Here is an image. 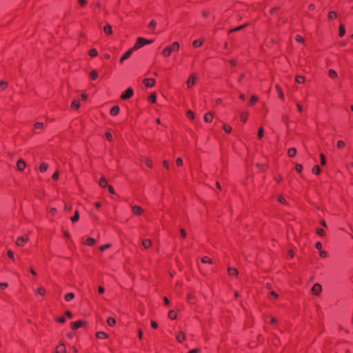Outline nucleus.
I'll use <instances>...</instances> for the list:
<instances>
[{
	"label": "nucleus",
	"mask_w": 353,
	"mask_h": 353,
	"mask_svg": "<svg viewBox=\"0 0 353 353\" xmlns=\"http://www.w3.org/2000/svg\"><path fill=\"white\" fill-rule=\"evenodd\" d=\"M213 115L210 113H206L204 116V120L207 123H211L212 121Z\"/></svg>",
	"instance_id": "a211bd4d"
},
{
	"label": "nucleus",
	"mask_w": 353,
	"mask_h": 353,
	"mask_svg": "<svg viewBox=\"0 0 353 353\" xmlns=\"http://www.w3.org/2000/svg\"><path fill=\"white\" fill-rule=\"evenodd\" d=\"M168 316L171 319H175L177 317V313L175 310H170L168 313Z\"/></svg>",
	"instance_id": "cd10ccee"
},
{
	"label": "nucleus",
	"mask_w": 353,
	"mask_h": 353,
	"mask_svg": "<svg viewBox=\"0 0 353 353\" xmlns=\"http://www.w3.org/2000/svg\"><path fill=\"white\" fill-rule=\"evenodd\" d=\"M8 83L6 81H1L0 83V92L5 90L7 88Z\"/></svg>",
	"instance_id": "a19ab883"
},
{
	"label": "nucleus",
	"mask_w": 353,
	"mask_h": 353,
	"mask_svg": "<svg viewBox=\"0 0 353 353\" xmlns=\"http://www.w3.org/2000/svg\"><path fill=\"white\" fill-rule=\"evenodd\" d=\"M136 50L134 49V47L128 50L120 59L119 62L122 63L125 60L128 59L131 55L132 54L133 52Z\"/></svg>",
	"instance_id": "7ed1b4c3"
},
{
	"label": "nucleus",
	"mask_w": 353,
	"mask_h": 353,
	"mask_svg": "<svg viewBox=\"0 0 353 353\" xmlns=\"http://www.w3.org/2000/svg\"><path fill=\"white\" fill-rule=\"evenodd\" d=\"M187 117L190 119H194V113L193 112L189 110L188 112H187Z\"/></svg>",
	"instance_id": "052dcab7"
},
{
	"label": "nucleus",
	"mask_w": 353,
	"mask_h": 353,
	"mask_svg": "<svg viewBox=\"0 0 353 353\" xmlns=\"http://www.w3.org/2000/svg\"><path fill=\"white\" fill-rule=\"evenodd\" d=\"M79 219V213L78 210H76L74 214L71 217L72 222H77Z\"/></svg>",
	"instance_id": "7c9ffc66"
},
{
	"label": "nucleus",
	"mask_w": 353,
	"mask_h": 353,
	"mask_svg": "<svg viewBox=\"0 0 353 353\" xmlns=\"http://www.w3.org/2000/svg\"><path fill=\"white\" fill-rule=\"evenodd\" d=\"M142 245L144 248L147 249L151 246V241L148 239H145L142 241Z\"/></svg>",
	"instance_id": "aec40b11"
},
{
	"label": "nucleus",
	"mask_w": 353,
	"mask_h": 353,
	"mask_svg": "<svg viewBox=\"0 0 353 353\" xmlns=\"http://www.w3.org/2000/svg\"><path fill=\"white\" fill-rule=\"evenodd\" d=\"M66 352V348L65 345L59 344L56 347V353H65Z\"/></svg>",
	"instance_id": "9b49d317"
},
{
	"label": "nucleus",
	"mask_w": 353,
	"mask_h": 353,
	"mask_svg": "<svg viewBox=\"0 0 353 353\" xmlns=\"http://www.w3.org/2000/svg\"><path fill=\"white\" fill-rule=\"evenodd\" d=\"M105 135V138L109 141H113V137H112V133L110 132H106Z\"/></svg>",
	"instance_id": "c03bdc74"
},
{
	"label": "nucleus",
	"mask_w": 353,
	"mask_h": 353,
	"mask_svg": "<svg viewBox=\"0 0 353 353\" xmlns=\"http://www.w3.org/2000/svg\"><path fill=\"white\" fill-rule=\"evenodd\" d=\"M315 248L319 250H321V248H322V244L321 242H317L315 245Z\"/></svg>",
	"instance_id": "338daca9"
},
{
	"label": "nucleus",
	"mask_w": 353,
	"mask_h": 353,
	"mask_svg": "<svg viewBox=\"0 0 353 353\" xmlns=\"http://www.w3.org/2000/svg\"><path fill=\"white\" fill-rule=\"evenodd\" d=\"M296 81L298 83H303L305 81V77L301 75H298L296 77Z\"/></svg>",
	"instance_id": "c9c22d12"
},
{
	"label": "nucleus",
	"mask_w": 353,
	"mask_h": 353,
	"mask_svg": "<svg viewBox=\"0 0 353 353\" xmlns=\"http://www.w3.org/2000/svg\"><path fill=\"white\" fill-rule=\"evenodd\" d=\"M148 100L149 101H150L151 103H154L156 102L157 101V94L155 93H153L149 97H148Z\"/></svg>",
	"instance_id": "58836bf2"
},
{
	"label": "nucleus",
	"mask_w": 353,
	"mask_h": 353,
	"mask_svg": "<svg viewBox=\"0 0 353 353\" xmlns=\"http://www.w3.org/2000/svg\"><path fill=\"white\" fill-rule=\"evenodd\" d=\"M48 168V165L46 163H41L40 166H39V170L41 172H45L47 171Z\"/></svg>",
	"instance_id": "4be33fe9"
},
{
	"label": "nucleus",
	"mask_w": 353,
	"mask_h": 353,
	"mask_svg": "<svg viewBox=\"0 0 353 353\" xmlns=\"http://www.w3.org/2000/svg\"><path fill=\"white\" fill-rule=\"evenodd\" d=\"M145 165H146L148 168H151L152 167V160H150V159H146V161H145Z\"/></svg>",
	"instance_id": "13d9d810"
},
{
	"label": "nucleus",
	"mask_w": 353,
	"mask_h": 353,
	"mask_svg": "<svg viewBox=\"0 0 353 353\" xmlns=\"http://www.w3.org/2000/svg\"><path fill=\"white\" fill-rule=\"evenodd\" d=\"M296 154V149L295 148H290L288 150V154L290 157H293Z\"/></svg>",
	"instance_id": "412c9836"
},
{
	"label": "nucleus",
	"mask_w": 353,
	"mask_h": 353,
	"mask_svg": "<svg viewBox=\"0 0 353 353\" xmlns=\"http://www.w3.org/2000/svg\"><path fill=\"white\" fill-rule=\"evenodd\" d=\"M59 172H55L52 175V179L54 181H57L59 179Z\"/></svg>",
	"instance_id": "bf43d9fd"
},
{
	"label": "nucleus",
	"mask_w": 353,
	"mask_h": 353,
	"mask_svg": "<svg viewBox=\"0 0 353 353\" xmlns=\"http://www.w3.org/2000/svg\"><path fill=\"white\" fill-rule=\"evenodd\" d=\"M248 112H243L241 113V121L243 122V123H245L248 120Z\"/></svg>",
	"instance_id": "72a5a7b5"
},
{
	"label": "nucleus",
	"mask_w": 353,
	"mask_h": 353,
	"mask_svg": "<svg viewBox=\"0 0 353 353\" xmlns=\"http://www.w3.org/2000/svg\"><path fill=\"white\" fill-rule=\"evenodd\" d=\"M176 340L179 342V343H182L185 341V335L183 332H179L177 334H176Z\"/></svg>",
	"instance_id": "ddd939ff"
},
{
	"label": "nucleus",
	"mask_w": 353,
	"mask_h": 353,
	"mask_svg": "<svg viewBox=\"0 0 353 353\" xmlns=\"http://www.w3.org/2000/svg\"><path fill=\"white\" fill-rule=\"evenodd\" d=\"M98 54V52L95 48H92L89 51V55L92 57H95Z\"/></svg>",
	"instance_id": "e433bc0d"
},
{
	"label": "nucleus",
	"mask_w": 353,
	"mask_h": 353,
	"mask_svg": "<svg viewBox=\"0 0 353 353\" xmlns=\"http://www.w3.org/2000/svg\"><path fill=\"white\" fill-rule=\"evenodd\" d=\"M172 53V50H170V48H169V46H167L166 48H165L163 51H162V54L165 57H168L170 56Z\"/></svg>",
	"instance_id": "4468645a"
},
{
	"label": "nucleus",
	"mask_w": 353,
	"mask_h": 353,
	"mask_svg": "<svg viewBox=\"0 0 353 353\" xmlns=\"http://www.w3.org/2000/svg\"><path fill=\"white\" fill-rule=\"evenodd\" d=\"M258 100V98L255 96H252L249 101V105H254L256 101Z\"/></svg>",
	"instance_id": "49530a36"
},
{
	"label": "nucleus",
	"mask_w": 353,
	"mask_h": 353,
	"mask_svg": "<svg viewBox=\"0 0 353 353\" xmlns=\"http://www.w3.org/2000/svg\"><path fill=\"white\" fill-rule=\"evenodd\" d=\"M321 158V165H325L326 164V158L325 156L323 154H321L320 155Z\"/></svg>",
	"instance_id": "37998d69"
},
{
	"label": "nucleus",
	"mask_w": 353,
	"mask_h": 353,
	"mask_svg": "<svg viewBox=\"0 0 353 353\" xmlns=\"http://www.w3.org/2000/svg\"><path fill=\"white\" fill-rule=\"evenodd\" d=\"M65 314L68 316V318L69 319H72L73 317V314L72 313L70 312V311H66L65 312Z\"/></svg>",
	"instance_id": "69168bd1"
},
{
	"label": "nucleus",
	"mask_w": 353,
	"mask_h": 353,
	"mask_svg": "<svg viewBox=\"0 0 353 353\" xmlns=\"http://www.w3.org/2000/svg\"><path fill=\"white\" fill-rule=\"evenodd\" d=\"M8 256L10 259H11L12 260H14V253L11 250H8Z\"/></svg>",
	"instance_id": "4d7b16f0"
},
{
	"label": "nucleus",
	"mask_w": 353,
	"mask_h": 353,
	"mask_svg": "<svg viewBox=\"0 0 353 353\" xmlns=\"http://www.w3.org/2000/svg\"><path fill=\"white\" fill-rule=\"evenodd\" d=\"M196 77L194 74L191 75L187 81V86L188 88L192 87L195 83Z\"/></svg>",
	"instance_id": "6e6552de"
},
{
	"label": "nucleus",
	"mask_w": 353,
	"mask_h": 353,
	"mask_svg": "<svg viewBox=\"0 0 353 353\" xmlns=\"http://www.w3.org/2000/svg\"><path fill=\"white\" fill-rule=\"evenodd\" d=\"M328 256V254L326 251H321L320 252V256L322 257V258H325Z\"/></svg>",
	"instance_id": "680f3d73"
},
{
	"label": "nucleus",
	"mask_w": 353,
	"mask_h": 353,
	"mask_svg": "<svg viewBox=\"0 0 353 353\" xmlns=\"http://www.w3.org/2000/svg\"><path fill=\"white\" fill-rule=\"evenodd\" d=\"M168 46L170 48V50H172V52L178 51L180 48L179 43L177 41H174V43H172L171 46Z\"/></svg>",
	"instance_id": "1a4fd4ad"
},
{
	"label": "nucleus",
	"mask_w": 353,
	"mask_h": 353,
	"mask_svg": "<svg viewBox=\"0 0 353 353\" xmlns=\"http://www.w3.org/2000/svg\"><path fill=\"white\" fill-rule=\"evenodd\" d=\"M322 290V287L320 284L316 283L313 285L312 291L314 294L318 295Z\"/></svg>",
	"instance_id": "0eeeda50"
},
{
	"label": "nucleus",
	"mask_w": 353,
	"mask_h": 353,
	"mask_svg": "<svg viewBox=\"0 0 353 353\" xmlns=\"http://www.w3.org/2000/svg\"><path fill=\"white\" fill-rule=\"evenodd\" d=\"M200 352L199 349L195 348L191 350L188 353H199Z\"/></svg>",
	"instance_id": "774afa93"
},
{
	"label": "nucleus",
	"mask_w": 353,
	"mask_h": 353,
	"mask_svg": "<svg viewBox=\"0 0 353 353\" xmlns=\"http://www.w3.org/2000/svg\"><path fill=\"white\" fill-rule=\"evenodd\" d=\"M203 44V41L200 39L194 40L192 43L194 48H199Z\"/></svg>",
	"instance_id": "2f4dec72"
},
{
	"label": "nucleus",
	"mask_w": 353,
	"mask_h": 353,
	"mask_svg": "<svg viewBox=\"0 0 353 353\" xmlns=\"http://www.w3.org/2000/svg\"><path fill=\"white\" fill-rule=\"evenodd\" d=\"M151 327L153 329H157L158 327V324L156 321H151Z\"/></svg>",
	"instance_id": "0e129e2a"
},
{
	"label": "nucleus",
	"mask_w": 353,
	"mask_h": 353,
	"mask_svg": "<svg viewBox=\"0 0 353 353\" xmlns=\"http://www.w3.org/2000/svg\"><path fill=\"white\" fill-rule=\"evenodd\" d=\"M328 74H329V77L332 79H336L338 76L336 70H334L333 69L329 70Z\"/></svg>",
	"instance_id": "5701e85b"
},
{
	"label": "nucleus",
	"mask_w": 353,
	"mask_h": 353,
	"mask_svg": "<svg viewBox=\"0 0 353 353\" xmlns=\"http://www.w3.org/2000/svg\"><path fill=\"white\" fill-rule=\"evenodd\" d=\"M296 171L298 172H301L303 169V166L301 164H296L295 166Z\"/></svg>",
	"instance_id": "6e6d98bb"
},
{
	"label": "nucleus",
	"mask_w": 353,
	"mask_h": 353,
	"mask_svg": "<svg viewBox=\"0 0 353 353\" xmlns=\"http://www.w3.org/2000/svg\"><path fill=\"white\" fill-rule=\"evenodd\" d=\"M99 184L101 188L106 187L108 185V183H107V180L105 179V178L101 177L99 182Z\"/></svg>",
	"instance_id": "b1692460"
},
{
	"label": "nucleus",
	"mask_w": 353,
	"mask_h": 353,
	"mask_svg": "<svg viewBox=\"0 0 353 353\" xmlns=\"http://www.w3.org/2000/svg\"><path fill=\"white\" fill-rule=\"evenodd\" d=\"M44 123L43 122H37L34 125V129L36 133H39L37 130H41L43 128Z\"/></svg>",
	"instance_id": "2eb2a0df"
},
{
	"label": "nucleus",
	"mask_w": 353,
	"mask_h": 353,
	"mask_svg": "<svg viewBox=\"0 0 353 353\" xmlns=\"http://www.w3.org/2000/svg\"><path fill=\"white\" fill-rule=\"evenodd\" d=\"M90 77L92 80H95L98 77V72L97 70H92L90 73Z\"/></svg>",
	"instance_id": "473e14b6"
},
{
	"label": "nucleus",
	"mask_w": 353,
	"mask_h": 353,
	"mask_svg": "<svg viewBox=\"0 0 353 353\" xmlns=\"http://www.w3.org/2000/svg\"><path fill=\"white\" fill-rule=\"evenodd\" d=\"M74 298V294L72 292L68 293L65 295V300L66 301H70Z\"/></svg>",
	"instance_id": "c85d7f7f"
},
{
	"label": "nucleus",
	"mask_w": 353,
	"mask_h": 353,
	"mask_svg": "<svg viewBox=\"0 0 353 353\" xmlns=\"http://www.w3.org/2000/svg\"><path fill=\"white\" fill-rule=\"evenodd\" d=\"M57 321L60 323H63L65 322V318L64 316L58 317Z\"/></svg>",
	"instance_id": "e2e57ef3"
},
{
	"label": "nucleus",
	"mask_w": 353,
	"mask_h": 353,
	"mask_svg": "<svg viewBox=\"0 0 353 353\" xmlns=\"http://www.w3.org/2000/svg\"><path fill=\"white\" fill-rule=\"evenodd\" d=\"M312 172L315 174H319L321 172V168L318 165H316L313 168Z\"/></svg>",
	"instance_id": "ea45409f"
},
{
	"label": "nucleus",
	"mask_w": 353,
	"mask_h": 353,
	"mask_svg": "<svg viewBox=\"0 0 353 353\" xmlns=\"http://www.w3.org/2000/svg\"><path fill=\"white\" fill-rule=\"evenodd\" d=\"M229 275L236 276L238 275V270L235 268L229 267L228 269Z\"/></svg>",
	"instance_id": "f8f14e48"
},
{
	"label": "nucleus",
	"mask_w": 353,
	"mask_h": 353,
	"mask_svg": "<svg viewBox=\"0 0 353 353\" xmlns=\"http://www.w3.org/2000/svg\"><path fill=\"white\" fill-rule=\"evenodd\" d=\"M345 34V28L343 25H341L339 26V35L340 37H343Z\"/></svg>",
	"instance_id": "bb28decb"
},
{
	"label": "nucleus",
	"mask_w": 353,
	"mask_h": 353,
	"mask_svg": "<svg viewBox=\"0 0 353 353\" xmlns=\"http://www.w3.org/2000/svg\"><path fill=\"white\" fill-rule=\"evenodd\" d=\"M249 26V23H244L243 25L242 26H238L232 30H230V32H237V31H240L245 28H247L248 26Z\"/></svg>",
	"instance_id": "f3484780"
},
{
	"label": "nucleus",
	"mask_w": 353,
	"mask_h": 353,
	"mask_svg": "<svg viewBox=\"0 0 353 353\" xmlns=\"http://www.w3.org/2000/svg\"><path fill=\"white\" fill-rule=\"evenodd\" d=\"M70 325H71V328L72 330H77V329L83 327L85 325V322L81 320H79L77 321L72 322Z\"/></svg>",
	"instance_id": "20e7f679"
},
{
	"label": "nucleus",
	"mask_w": 353,
	"mask_h": 353,
	"mask_svg": "<svg viewBox=\"0 0 353 353\" xmlns=\"http://www.w3.org/2000/svg\"><path fill=\"white\" fill-rule=\"evenodd\" d=\"M296 41L298 43H303L304 42V39L301 36H300V35H296Z\"/></svg>",
	"instance_id": "3c124183"
},
{
	"label": "nucleus",
	"mask_w": 353,
	"mask_h": 353,
	"mask_svg": "<svg viewBox=\"0 0 353 353\" xmlns=\"http://www.w3.org/2000/svg\"><path fill=\"white\" fill-rule=\"evenodd\" d=\"M38 294H39L40 295L43 296L45 294V292H46V290L43 288L41 287L39 288L38 290H37V292Z\"/></svg>",
	"instance_id": "8fccbe9b"
},
{
	"label": "nucleus",
	"mask_w": 353,
	"mask_h": 353,
	"mask_svg": "<svg viewBox=\"0 0 353 353\" xmlns=\"http://www.w3.org/2000/svg\"><path fill=\"white\" fill-rule=\"evenodd\" d=\"M85 243L89 246H92L95 243V239L93 238L89 237L85 240Z\"/></svg>",
	"instance_id": "a878e982"
},
{
	"label": "nucleus",
	"mask_w": 353,
	"mask_h": 353,
	"mask_svg": "<svg viewBox=\"0 0 353 353\" xmlns=\"http://www.w3.org/2000/svg\"><path fill=\"white\" fill-rule=\"evenodd\" d=\"M96 336L99 339H102L108 338V335L105 332L100 331L97 332Z\"/></svg>",
	"instance_id": "dca6fc26"
},
{
	"label": "nucleus",
	"mask_w": 353,
	"mask_h": 353,
	"mask_svg": "<svg viewBox=\"0 0 353 353\" xmlns=\"http://www.w3.org/2000/svg\"><path fill=\"white\" fill-rule=\"evenodd\" d=\"M133 94H134L133 89L132 88H128V89H126L125 90V92H123L122 93L121 98L123 100H127V99H130L133 96Z\"/></svg>",
	"instance_id": "f03ea898"
},
{
	"label": "nucleus",
	"mask_w": 353,
	"mask_h": 353,
	"mask_svg": "<svg viewBox=\"0 0 353 353\" xmlns=\"http://www.w3.org/2000/svg\"><path fill=\"white\" fill-rule=\"evenodd\" d=\"M120 108L118 105L113 106L110 111L112 116H117L119 113Z\"/></svg>",
	"instance_id": "9d476101"
},
{
	"label": "nucleus",
	"mask_w": 353,
	"mask_h": 353,
	"mask_svg": "<svg viewBox=\"0 0 353 353\" xmlns=\"http://www.w3.org/2000/svg\"><path fill=\"white\" fill-rule=\"evenodd\" d=\"M263 132H264V130H263V128H261L259 131H258V137L259 138L261 139L263 137Z\"/></svg>",
	"instance_id": "603ef678"
},
{
	"label": "nucleus",
	"mask_w": 353,
	"mask_h": 353,
	"mask_svg": "<svg viewBox=\"0 0 353 353\" xmlns=\"http://www.w3.org/2000/svg\"><path fill=\"white\" fill-rule=\"evenodd\" d=\"M201 261L203 263H212V260L210 257L207 256H204L201 259Z\"/></svg>",
	"instance_id": "4c0bfd02"
},
{
	"label": "nucleus",
	"mask_w": 353,
	"mask_h": 353,
	"mask_svg": "<svg viewBox=\"0 0 353 353\" xmlns=\"http://www.w3.org/2000/svg\"><path fill=\"white\" fill-rule=\"evenodd\" d=\"M111 246H112V245L110 243H107L105 245H101L100 247V250L101 252H104L106 249L110 248Z\"/></svg>",
	"instance_id": "a18cd8bd"
},
{
	"label": "nucleus",
	"mask_w": 353,
	"mask_h": 353,
	"mask_svg": "<svg viewBox=\"0 0 353 353\" xmlns=\"http://www.w3.org/2000/svg\"><path fill=\"white\" fill-rule=\"evenodd\" d=\"M223 130L226 133H230L232 131V128L230 126L225 125L223 126Z\"/></svg>",
	"instance_id": "5fc2aeb1"
},
{
	"label": "nucleus",
	"mask_w": 353,
	"mask_h": 353,
	"mask_svg": "<svg viewBox=\"0 0 353 353\" xmlns=\"http://www.w3.org/2000/svg\"><path fill=\"white\" fill-rule=\"evenodd\" d=\"M71 107L72 108H73L74 110H77L80 107V103L77 101V100H74L71 103Z\"/></svg>",
	"instance_id": "c756f323"
},
{
	"label": "nucleus",
	"mask_w": 353,
	"mask_h": 353,
	"mask_svg": "<svg viewBox=\"0 0 353 353\" xmlns=\"http://www.w3.org/2000/svg\"><path fill=\"white\" fill-rule=\"evenodd\" d=\"M317 234L319 235V236H324L325 235V232L324 231L323 229L322 228H319L317 230Z\"/></svg>",
	"instance_id": "09e8293b"
},
{
	"label": "nucleus",
	"mask_w": 353,
	"mask_h": 353,
	"mask_svg": "<svg viewBox=\"0 0 353 353\" xmlns=\"http://www.w3.org/2000/svg\"><path fill=\"white\" fill-rule=\"evenodd\" d=\"M103 32L107 35L111 34L112 32V26L110 25H106L103 28Z\"/></svg>",
	"instance_id": "6ab92c4d"
},
{
	"label": "nucleus",
	"mask_w": 353,
	"mask_h": 353,
	"mask_svg": "<svg viewBox=\"0 0 353 353\" xmlns=\"http://www.w3.org/2000/svg\"><path fill=\"white\" fill-rule=\"evenodd\" d=\"M337 17L336 12L334 11H331L328 14V19L330 20L335 19Z\"/></svg>",
	"instance_id": "f704fd0d"
},
{
	"label": "nucleus",
	"mask_w": 353,
	"mask_h": 353,
	"mask_svg": "<svg viewBox=\"0 0 353 353\" xmlns=\"http://www.w3.org/2000/svg\"><path fill=\"white\" fill-rule=\"evenodd\" d=\"M107 323L109 326L113 327L116 325V320L112 317H109L107 320Z\"/></svg>",
	"instance_id": "393cba45"
},
{
	"label": "nucleus",
	"mask_w": 353,
	"mask_h": 353,
	"mask_svg": "<svg viewBox=\"0 0 353 353\" xmlns=\"http://www.w3.org/2000/svg\"><path fill=\"white\" fill-rule=\"evenodd\" d=\"M345 146V143L343 141H339L337 143V148L342 149Z\"/></svg>",
	"instance_id": "de8ad7c7"
},
{
	"label": "nucleus",
	"mask_w": 353,
	"mask_h": 353,
	"mask_svg": "<svg viewBox=\"0 0 353 353\" xmlns=\"http://www.w3.org/2000/svg\"><path fill=\"white\" fill-rule=\"evenodd\" d=\"M176 163L178 166L183 165V159L181 157H178L176 160Z\"/></svg>",
	"instance_id": "864d4df0"
},
{
	"label": "nucleus",
	"mask_w": 353,
	"mask_h": 353,
	"mask_svg": "<svg viewBox=\"0 0 353 353\" xmlns=\"http://www.w3.org/2000/svg\"><path fill=\"white\" fill-rule=\"evenodd\" d=\"M152 42L153 40H148L142 37H139L134 46V49L137 50L147 44L152 43Z\"/></svg>",
	"instance_id": "f257e3e1"
},
{
	"label": "nucleus",
	"mask_w": 353,
	"mask_h": 353,
	"mask_svg": "<svg viewBox=\"0 0 353 353\" xmlns=\"http://www.w3.org/2000/svg\"><path fill=\"white\" fill-rule=\"evenodd\" d=\"M132 211L134 214L141 215L143 212V209L139 205H134L132 208Z\"/></svg>",
	"instance_id": "423d86ee"
},
{
	"label": "nucleus",
	"mask_w": 353,
	"mask_h": 353,
	"mask_svg": "<svg viewBox=\"0 0 353 353\" xmlns=\"http://www.w3.org/2000/svg\"><path fill=\"white\" fill-rule=\"evenodd\" d=\"M143 83L146 87L152 88L155 85V80L152 78L145 79Z\"/></svg>",
	"instance_id": "39448f33"
},
{
	"label": "nucleus",
	"mask_w": 353,
	"mask_h": 353,
	"mask_svg": "<svg viewBox=\"0 0 353 353\" xmlns=\"http://www.w3.org/2000/svg\"><path fill=\"white\" fill-rule=\"evenodd\" d=\"M157 26V22L154 20H152L148 24V28L151 30H154Z\"/></svg>",
	"instance_id": "79ce46f5"
}]
</instances>
